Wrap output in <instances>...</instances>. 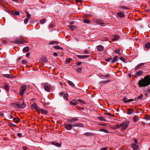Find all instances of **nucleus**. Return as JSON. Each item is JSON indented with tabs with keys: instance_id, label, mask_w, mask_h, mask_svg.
<instances>
[{
	"instance_id": "nucleus-1",
	"label": "nucleus",
	"mask_w": 150,
	"mask_h": 150,
	"mask_svg": "<svg viewBox=\"0 0 150 150\" xmlns=\"http://www.w3.org/2000/svg\"><path fill=\"white\" fill-rule=\"evenodd\" d=\"M139 86L141 87H145L150 84V75L145 76L144 79L140 80L138 83Z\"/></svg>"
},
{
	"instance_id": "nucleus-2",
	"label": "nucleus",
	"mask_w": 150,
	"mask_h": 150,
	"mask_svg": "<svg viewBox=\"0 0 150 150\" xmlns=\"http://www.w3.org/2000/svg\"><path fill=\"white\" fill-rule=\"evenodd\" d=\"M129 124V121L126 120L123 122L121 124H120V127H122V129L123 130H125Z\"/></svg>"
},
{
	"instance_id": "nucleus-3",
	"label": "nucleus",
	"mask_w": 150,
	"mask_h": 150,
	"mask_svg": "<svg viewBox=\"0 0 150 150\" xmlns=\"http://www.w3.org/2000/svg\"><path fill=\"white\" fill-rule=\"evenodd\" d=\"M27 88V86L26 85H24L20 87V91L19 92V94L21 96H23L24 94L25 93L26 90Z\"/></svg>"
},
{
	"instance_id": "nucleus-4",
	"label": "nucleus",
	"mask_w": 150,
	"mask_h": 150,
	"mask_svg": "<svg viewBox=\"0 0 150 150\" xmlns=\"http://www.w3.org/2000/svg\"><path fill=\"white\" fill-rule=\"evenodd\" d=\"M11 43H16L19 44H23L24 42V40L22 38H15L12 41Z\"/></svg>"
},
{
	"instance_id": "nucleus-5",
	"label": "nucleus",
	"mask_w": 150,
	"mask_h": 150,
	"mask_svg": "<svg viewBox=\"0 0 150 150\" xmlns=\"http://www.w3.org/2000/svg\"><path fill=\"white\" fill-rule=\"evenodd\" d=\"M94 22L98 24H99L101 26H103L104 23L102 21L98 19H96L94 20Z\"/></svg>"
},
{
	"instance_id": "nucleus-6",
	"label": "nucleus",
	"mask_w": 150,
	"mask_h": 150,
	"mask_svg": "<svg viewBox=\"0 0 150 150\" xmlns=\"http://www.w3.org/2000/svg\"><path fill=\"white\" fill-rule=\"evenodd\" d=\"M44 88L45 90L47 91L48 92L50 91V84H48L47 83H45L44 84Z\"/></svg>"
},
{
	"instance_id": "nucleus-7",
	"label": "nucleus",
	"mask_w": 150,
	"mask_h": 150,
	"mask_svg": "<svg viewBox=\"0 0 150 150\" xmlns=\"http://www.w3.org/2000/svg\"><path fill=\"white\" fill-rule=\"evenodd\" d=\"M64 126L66 129L70 130L72 129L73 125L70 124H66L64 125Z\"/></svg>"
},
{
	"instance_id": "nucleus-8",
	"label": "nucleus",
	"mask_w": 150,
	"mask_h": 150,
	"mask_svg": "<svg viewBox=\"0 0 150 150\" xmlns=\"http://www.w3.org/2000/svg\"><path fill=\"white\" fill-rule=\"evenodd\" d=\"M78 120V119L77 118L73 117L68 119V122L71 123H74Z\"/></svg>"
},
{
	"instance_id": "nucleus-9",
	"label": "nucleus",
	"mask_w": 150,
	"mask_h": 150,
	"mask_svg": "<svg viewBox=\"0 0 150 150\" xmlns=\"http://www.w3.org/2000/svg\"><path fill=\"white\" fill-rule=\"evenodd\" d=\"M31 107L32 108H34L35 109L37 112L38 111V110H40V108L38 106V105L35 103H34L33 104H32Z\"/></svg>"
},
{
	"instance_id": "nucleus-10",
	"label": "nucleus",
	"mask_w": 150,
	"mask_h": 150,
	"mask_svg": "<svg viewBox=\"0 0 150 150\" xmlns=\"http://www.w3.org/2000/svg\"><path fill=\"white\" fill-rule=\"evenodd\" d=\"M73 126L75 127H83L84 125L81 123H75L73 125Z\"/></svg>"
},
{
	"instance_id": "nucleus-11",
	"label": "nucleus",
	"mask_w": 150,
	"mask_h": 150,
	"mask_svg": "<svg viewBox=\"0 0 150 150\" xmlns=\"http://www.w3.org/2000/svg\"><path fill=\"white\" fill-rule=\"evenodd\" d=\"M136 144L133 143L131 145V146L134 150H137L139 148V146Z\"/></svg>"
},
{
	"instance_id": "nucleus-12",
	"label": "nucleus",
	"mask_w": 150,
	"mask_h": 150,
	"mask_svg": "<svg viewBox=\"0 0 150 150\" xmlns=\"http://www.w3.org/2000/svg\"><path fill=\"white\" fill-rule=\"evenodd\" d=\"M97 50L99 52H101L103 51L104 49L103 46L101 45H99L96 46Z\"/></svg>"
},
{
	"instance_id": "nucleus-13",
	"label": "nucleus",
	"mask_w": 150,
	"mask_h": 150,
	"mask_svg": "<svg viewBox=\"0 0 150 150\" xmlns=\"http://www.w3.org/2000/svg\"><path fill=\"white\" fill-rule=\"evenodd\" d=\"M38 113H41L44 114H47V111L45 110L40 108V110L38 112Z\"/></svg>"
},
{
	"instance_id": "nucleus-14",
	"label": "nucleus",
	"mask_w": 150,
	"mask_h": 150,
	"mask_svg": "<svg viewBox=\"0 0 150 150\" xmlns=\"http://www.w3.org/2000/svg\"><path fill=\"white\" fill-rule=\"evenodd\" d=\"M77 56L78 58L79 59H85L86 58H88L89 56L88 55H77Z\"/></svg>"
},
{
	"instance_id": "nucleus-15",
	"label": "nucleus",
	"mask_w": 150,
	"mask_h": 150,
	"mask_svg": "<svg viewBox=\"0 0 150 150\" xmlns=\"http://www.w3.org/2000/svg\"><path fill=\"white\" fill-rule=\"evenodd\" d=\"M134 110L131 108H128L127 111V114L128 115H131L134 112Z\"/></svg>"
},
{
	"instance_id": "nucleus-16",
	"label": "nucleus",
	"mask_w": 150,
	"mask_h": 150,
	"mask_svg": "<svg viewBox=\"0 0 150 150\" xmlns=\"http://www.w3.org/2000/svg\"><path fill=\"white\" fill-rule=\"evenodd\" d=\"M144 72V71H142L141 70H139L135 74V76H140L143 74Z\"/></svg>"
},
{
	"instance_id": "nucleus-17",
	"label": "nucleus",
	"mask_w": 150,
	"mask_h": 150,
	"mask_svg": "<svg viewBox=\"0 0 150 150\" xmlns=\"http://www.w3.org/2000/svg\"><path fill=\"white\" fill-rule=\"evenodd\" d=\"M119 60V57L117 56H115L113 59L111 61L112 63H114L116 62L117 61Z\"/></svg>"
},
{
	"instance_id": "nucleus-18",
	"label": "nucleus",
	"mask_w": 150,
	"mask_h": 150,
	"mask_svg": "<svg viewBox=\"0 0 150 150\" xmlns=\"http://www.w3.org/2000/svg\"><path fill=\"white\" fill-rule=\"evenodd\" d=\"M51 144L58 147H60L61 145V144H59L57 142L54 141L51 142Z\"/></svg>"
},
{
	"instance_id": "nucleus-19",
	"label": "nucleus",
	"mask_w": 150,
	"mask_h": 150,
	"mask_svg": "<svg viewBox=\"0 0 150 150\" xmlns=\"http://www.w3.org/2000/svg\"><path fill=\"white\" fill-rule=\"evenodd\" d=\"M110 127L112 129H116L120 127V125H117L115 126H110Z\"/></svg>"
},
{
	"instance_id": "nucleus-20",
	"label": "nucleus",
	"mask_w": 150,
	"mask_h": 150,
	"mask_svg": "<svg viewBox=\"0 0 150 150\" xmlns=\"http://www.w3.org/2000/svg\"><path fill=\"white\" fill-rule=\"evenodd\" d=\"M118 16L121 18H123L124 17V15L123 13L122 12H118L117 14Z\"/></svg>"
},
{
	"instance_id": "nucleus-21",
	"label": "nucleus",
	"mask_w": 150,
	"mask_h": 150,
	"mask_svg": "<svg viewBox=\"0 0 150 150\" xmlns=\"http://www.w3.org/2000/svg\"><path fill=\"white\" fill-rule=\"evenodd\" d=\"M26 106V104L25 103L24 101L23 102V103L20 104H19L20 108H25Z\"/></svg>"
},
{
	"instance_id": "nucleus-22",
	"label": "nucleus",
	"mask_w": 150,
	"mask_h": 150,
	"mask_svg": "<svg viewBox=\"0 0 150 150\" xmlns=\"http://www.w3.org/2000/svg\"><path fill=\"white\" fill-rule=\"evenodd\" d=\"M9 85L8 83H5L4 86V88L6 91H8L9 89Z\"/></svg>"
},
{
	"instance_id": "nucleus-23",
	"label": "nucleus",
	"mask_w": 150,
	"mask_h": 150,
	"mask_svg": "<svg viewBox=\"0 0 150 150\" xmlns=\"http://www.w3.org/2000/svg\"><path fill=\"white\" fill-rule=\"evenodd\" d=\"M69 27L70 29L72 31L74 30L75 28H76V27L74 25H69Z\"/></svg>"
},
{
	"instance_id": "nucleus-24",
	"label": "nucleus",
	"mask_w": 150,
	"mask_h": 150,
	"mask_svg": "<svg viewBox=\"0 0 150 150\" xmlns=\"http://www.w3.org/2000/svg\"><path fill=\"white\" fill-rule=\"evenodd\" d=\"M70 103L73 105H76L77 103V101L76 100H72L70 102Z\"/></svg>"
},
{
	"instance_id": "nucleus-25",
	"label": "nucleus",
	"mask_w": 150,
	"mask_h": 150,
	"mask_svg": "<svg viewBox=\"0 0 150 150\" xmlns=\"http://www.w3.org/2000/svg\"><path fill=\"white\" fill-rule=\"evenodd\" d=\"M72 60V59L71 58H67L65 60V62L66 64H69L71 61Z\"/></svg>"
},
{
	"instance_id": "nucleus-26",
	"label": "nucleus",
	"mask_w": 150,
	"mask_h": 150,
	"mask_svg": "<svg viewBox=\"0 0 150 150\" xmlns=\"http://www.w3.org/2000/svg\"><path fill=\"white\" fill-rule=\"evenodd\" d=\"M84 134L86 136H91L92 135V133L89 132H86Z\"/></svg>"
},
{
	"instance_id": "nucleus-27",
	"label": "nucleus",
	"mask_w": 150,
	"mask_h": 150,
	"mask_svg": "<svg viewBox=\"0 0 150 150\" xmlns=\"http://www.w3.org/2000/svg\"><path fill=\"white\" fill-rule=\"evenodd\" d=\"M29 49L28 47H26L24 48L23 49V51L25 52H27L29 51Z\"/></svg>"
},
{
	"instance_id": "nucleus-28",
	"label": "nucleus",
	"mask_w": 150,
	"mask_h": 150,
	"mask_svg": "<svg viewBox=\"0 0 150 150\" xmlns=\"http://www.w3.org/2000/svg\"><path fill=\"white\" fill-rule=\"evenodd\" d=\"M139 68L140 69L142 68V66L140 64L136 66L135 68V71L137 70Z\"/></svg>"
},
{
	"instance_id": "nucleus-29",
	"label": "nucleus",
	"mask_w": 150,
	"mask_h": 150,
	"mask_svg": "<svg viewBox=\"0 0 150 150\" xmlns=\"http://www.w3.org/2000/svg\"><path fill=\"white\" fill-rule=\"evenodd\" d=\"M11 13L13 15L17 16H18L20 14L19 12L18 11H16L14 12H12Z\"/></svg>"
},
{
	"instance_id": "nucleus-30",
	"label": "nucleus",
	"mask_w": 150,
	"mask_h": 150,
	"mask_svg": "<svg viewBox=\"0 0 150 150\" xmlns=\"http://www.w3.org/2000/svg\"><path fill=\"white\" fill-rule=\"evenodd\" d=\"M59 43L58 42L56 41H52L49 43L50 44L57 45Z\"/></svg>"
},
{
	"instance_id": "nucleus-31",
	"label": "nucleus",
	"mask_w": 150,
	"mask_h": 150,
	"mask_svg": "<svg viewBox=\"0 0 150 150\" xmlns=\"http://www.w3.org/2000/svg\"><path fill=\"white\" fill-rule=\"evenodd\" d=\"M145 47L147 49L150 48V43L148 42L145 44Z\"/></svg>"
},
{
	"instance_id": "nucleus-32",
	"label": "nucleus",
	"mask_w": 150,
	"mask_h": 150,
	"mask_svg": "<svg viewBox=\"0 0 150 150\" xmlns=\"http://www.w3.org/2000/svg\"><path fill=\"white\" fill-rule=\"evenodd\" d=\"M8 117L10 120H12L14 121L16 120L15 117H13V116L12 115H10L8 116Z\"/></svg>"
},
{
	"instance_id": "nucleus-33",
	"label": "nucleus",
	"mask_w": 150,
	"mask_h": 150,
	"mask_svg": "<svg viewBox=\"0 0 150 150\" xmlns=\"http://www.w3.org/2000/svg\"><path fill=\"white\" fill-rule=\"evenodd\" d=\"M54 48L55 49L57 50H63V49L58 45L54 46Z\"/></svg>"
},
{
	"instance_id": "nucleus-34",
	"label": "nucleus",
	"mask_w": 150,
	"mask_h": 150,
	"mask_svg": "<svg viewBox=\"0 0 150 150\" xmlns=\"http://www.w3.org/2000/svg\"><path fill=\"white\" fill-rule=\"evenodd\" d=\"M13 106L16 108H19V103H15L13 104Z\"/></svg>"
},
{
	"instance_id": "nucleus-35",
	"label": "nucleus",
	"mask_w": 150,
	"mask_h": 150,
	"mask_svg": "<svg viewBox=\"0 0 150 150\" xmlns=\"http://www.w3.org/2000/svg\"><path fill=\"white\" fill-rule=\"evenodd\" d=\"M42 62L46 63L48 62V60L47 58L45 57H43L42 58Z\"/></svg>"
},
{
	"instance_id": "nucleus-36",
	"label": "nucleus",
	"mask_w": 150,
	"mask_h": 150,
	"mask_svg": "<svg viewBox=\"0 0 150 150\" xmlns=\"http://www.w3.org/2000/svg\"><path fill=\"white\" fill-rule=\"evenodd\" d=\"M68 94H65L64 95L63 98L64 99L67 100L68 99Z\"/></svg>"
},
{
	"instance_id": "nucleus-37",
	"label": "nucleus",
	"mask_w": 150,
	"mask_h": 150,
	"mask_svg": "<svg viewBox=\"0 0 150 150\" xmlns=\"http://www.w3.org/2000/svg\"><path fill=\"white\" fill-rule=\"evenodd\" d=\"M25 13L26 14V16L27 18H30L31 16L30 14L27 11H25Z\"/></svg>"
},
{
	"instance_id": "nucleus-38",
	"label": "nucleus",
	"mask_w": 150,
	"mask_h": 150,
	"mask_svg": "<svg viewBox=\"0 0 150 150\" xmlns=\"http://www.w3.org/2000/svg\"><path fill=\"white\" fill-rule=\"evenodd\" d=\"M139 119V117L136 115L134 116L133 118V120L134 122H136Z\"/></svg>"
},
{
	"instance_id": "nucleus-39",
	"label": "nucleus",
	"mask_w": 150,
	"mask_h": 150,
	"mask_svg": "<svg viewBox=\"0 0 150 150\" xmlns=\"http://www.w3.org/2000/svg\"><path fill=\"white\" fill-rule=\"evenodd\" d=\"M68 83L70 85L72 86H75L74 84L71 81H68Z\"/></svg>"
},
{
	"instance_id": "nucleus-40",
	"label": "nucleus",
	"mask_w": 150,
	"mask_h": 150,
	"mask_svg": "<svg viewBox=\"0 0 150 150\" xmlns=\"http://www.w3.org/2000/svg\"><path fill=\"white\" fill-rule=\"evenodd\" d=\"M113 38L115 40H117L119 39V36L118 35H114L113 36Z\"/></svg>"
},
{
	"instance_id": "nucleus-41",
	"label": "nucleus",
	"mask_w": 150,
	"mask_h": 150,
	"mask_svg": "<svg viewBox=\"0 0 150 150\" xmlns=\"http://www.w3.org/2000/svg\"><path fill=\"white\" fill-rule=\"evenodd\" d=\"M98 118L101 120L105 121H106V119L103 117H98Z\"/></svg>"
},
{
	"instance_id": "nucleus-42",
	"label": "nucleus",
	"mask_w": 150,
	"mask_h": 150,
	"mask_svg": "<svg viewBox=\"0 0 150 150\" xmlns=\"http://www.w3.org/2000/svg\"><path fill=\"white\" fill-rule=\"evenodd\" d=\"M120 50V49H117L116 50H115V52L117 53V54H119V55H121V53H120L119 52Z\"/></svg>"
},
{
	"instance_id": "nucleus-43",
	"label": "nucleus",
	"mask_w": 150,
	"mask_h": 150,
	"mask_svg": "<svg viewBox=\"0 0 150 150\" xmlns=\"http://www.w3.org/2000/svg\"><path fill=\"white\" fill-rule=\"evenodd\" d=\"M99 131L100 132H105L106 133H109V132H108L105 129H99Z\"/></svg>"
},
{
	"instance_id": "nucleus-44",
	"label": "nucleus",
	"mask_w": 150,
	"mask_h": 150,
	"mask_svg": "<svg viewBox=\"0 0 150 150\" xmlns=\"http://www.w3.org/2000/svg\"><path fill=\"white\" fill-rule=\"evenodd\" d=\"M143 95L142 94H141L140 96L137 97V98L138 99H141L143 98Z\"/></svg>"
},
{
	"instance_id": "nucleus-45",
	"label": "nucleus",
	"mask_w": 150,
	"mask_h": 150,
	"mask_svg": "<svg viewBox=\"0 0 150 150\" xmlns=\"http://www.w3.org/2000/svg\"><path fill=\"white\" fill-rule=\"evenodd\" d=\"M5 77L8 78H11V76L10 74H6L4 75Z\"/></svg>"
},
{
	"instance_id": "nucleus-46",
	"label": "nucleus",
	"mask_w": 150,
	"mask_h": 150,
	"mask_svg": "<svg viewBox=\"0 0 150 150\" xmlns=\"http://www.w3.org/2000/svg\"><path fill=\"white\" fill-rule=\"evenodd\" d=\"M19 121H20V119L17 117L16 118V120H15V121H14V122L15 123H18Z\"/></svg>"
},
{
	"instance_id": "nucleus-47",
	"label": "nucleus",
	"mask_w": 150,
	"mask_h": 150,
	"mask_svg": "<svg viewBox=\"0 0 150 150\" xmlns=\"http://www.w3.org/2000/svg\"><path fill=\"white\" fill-rule=\"evenodd\" d=\"M83 22L86 23H88L90 22L88 20L86 19H84Z\"/></svg>"
},
{
	"instance_id": "nucleus-48",
	"label": "nucleus",
	"mask_w": 150,
	"mask_h": 150,
	"mask_svg": "<svg viewBox=\"0 0 150 150\" xmlns=\"http://www.w3.org/2000/svg\"><path fill=\"white\" fill-rule=\"evenodd\" d=\"M119 59L120 60H121L123 62H125V59L122 57H119Z\"/></svg>"
},
{
	"instance_id": "nucleus-49",
	"label": "nucleus",
	"mask_w": 150,
	"mask_h": 150,
	"mask_svg": "<svg viewBox=\"0 0 150 150\" xmlns=\"http://www.w3.org/2000/svg\"><path fill=\"white\" fill-rule=\"evenodd\" d=\"M45 20L44 19L41 20L40 21V23L42 24L44 23H45Z\"/></svg>"
},
{
	"instance_id": "nucleus-50",
	"label": "nucleus",
	"mask_w": 150,
	"mask_h": 150,
	"mask_svg": "<svg viewBox=\"0 0 150 150\" xmlns=\"http://www.w3.org/2000/svg\"><path fill=\"white\" fill-rule=\"evenodd\" d=\"M128 100H127V98L125 97H124V98H123V101H124L125 102V103H127V101Z\"/></svg>"
},
{
	"instance_id": "nucleus-51",
	"label": "nucleus",
	"mask_w": 150,
	"mask_h": 150,
	"mask_svg": "<svg viewBox=\"0 0 150 150\" xmlns=\"http://www.w3.org/2000/svg\"><path fill=\"white\" fill-rule=\"evenodd\" d=\"M112 58L111 57H109L107 59H105V61L107 62H109L110 60H112Z\"/></svg>"
},
{
	"instance_id": "nucleus-52",
	"label": "nucleus",
	"mask_w": 150,
	"mask_h": 150,
	"mask_svg": "<svg viewBox=\"0 0 150 150\" xmlns=\"http://www.w3.org/2000/svg\"><path fill=\"white\" fill-rule=\"evenodd\" d=\"M108 81H109V80L103 81H102L100 82V84H104Z\"/></svg>"
},
{
	"instance_id": "nucleus-53",
	"label": "nucleus",
	"mask_w": 150,
	"mask_h": 150,
	"mask_svg": "<svg viewBox=\"0 0 150 150\" xmlns=\"http://www.w3.org/2000/svg\"><path fill=\"white\" fill-rule=\"evenodd\" d=\"M28 21V18H26L24 20V23H25L26 24L27 23Z\"/></svg>"
},
{
	"instance_id": "nucleus-54",
	"label": "nucleus",
	"mask_w": 150,
	"mask_h": 150,
	"mask_svg": "<svg viewBox=\"0 0 150 150\" xmlns=\"http://www.w3.org/2000/svg\"><path fill=\"white\" fill-rule=\"evenodd\" d=\"M78 101L80 103H81L83 104H85V102L83 100H79Z\"/></svg>"
},
{
	"instance_id": "nucleus-55",
	"label": "nucleus",
	"mask_w": 150,
	"mask_h": 150,
	"mask_svg": "<svg viewBox=\"0 0 150 150\" xmlns=\"http://www.w3.org/2000/svg\"><path fill=\"white\" fill-rule=\"evenodd\" d=\"M133 140L134 142V143L136 144H138V141L136 139H135V138H134L133 139Z\"/></svg>"
},
{
	"instance_id": "nucleus-56",
	"label": "nucleus",
	"mask_w": 150,
	"mask_h": 150,
	"mask_svg": "<svg viewBox=\"0 0 150 150\" xmlns=\"http://www.w3.org/2000/svg\"><path fill=\"white\" fill-rule=\"evenodd\" d=\"M9 125L11 127H16V126L14 124H13V123H10L9 124Z\"/></svg>"
},
{
	"instance_id": "nucleus-57",
	"label": "nucleus",
	"mask_w": 150,
	"mask_h": 150,
	"mask_svg": "<svg viewBox=\"0 0 150 150\" xmlns=\"http://www.w3.org/2000/svg\"><path fill=\"white\" fill-rule=\"evenodd\" d=\"M81 71V69L80 68H78L76 70L77 72L78 73H80Z\"/></svg>"
},
{
	"instance_id": "nucleus-58",
	"label": "nucleus",
	"mask_w": 150,
	"mask_h": 150,
	"mask_svg": "<svg viewBox=\"0 0 150 150\" xmlns=\"http://www.w3.org/2000/svg\"><path fill=\"white\" fill-rule=\"evenodd\" d=\"M22 62L23 64H25L27 63V62L25 60H23L22 61Z\"/></svg>"
},
{
	"instance_id": "nucleus-59",
	"label": "nucleus",
	"mask_w": 150,
	"mask_h": 150,
	"mask_svg": "<svg viewBox=\"0 0 150 150\" xmlns=\"http://www.w3.org/2000/svg\"><path fill=\"white\" fill-rule=\"evenodd\" d=\"M144 119L147 120H150V117L148 116H146Z\"/></svg>"
},
{
	"instance_id": "nucleus-60",
	"label": "nucleus",
	"mask_w": 150,
	"mask_h": 150,
	"mask_svg": "<svg viewBox=\"0 0 150 150\" xmlns=\"http://www.w3.org/2000/svg\"><path fill=\"white\" fill-rule=\"evenodd\" d=\"M17 135V136L19 137H21L22 136V134L21 133H18Z\"/></svg>"
},
{
	"instance_id": "nucleus-61",
	"label": "nucleus",
	"mask_w": 150,
	"mask_h": 150,
	"mask_svg": "<svg viewBox=\"0 0 150 150\" xmlns=\"http://www.w3.org/2000/svg\"><path fill=\"white\" fill-rule=\"evenodd\" d=\"M121 9H122L123 10H124V9H127V8L126 7L123 6H121Z\"/></svg>"
},
{
	"instance_id": "nucleus-62",
	"label": "nucleus",
	"mask_w": 150,
	"mask_h": 150,
	"mask_svg": "<svg viewBox=\"0 0 150 150\" xmlns=\"http://www.w3.org/2000/svg\"><path fill=\"white\" fill-rule=\"evenodd\" d=\"M101 149L102 150H107L108 148L107 147H103V148H101Z\"/></svg>"
},
{
	"instance_id": "nucleus-63",
	"label": "nucleus",
	"mask_w": 150,
	"mask_h": 150,
	"mask_svg": "<svg viewBox=\"0 0 150 150\" xmlns=\"http://www.w3.org/2000/svg\"><path fill=\"white\" fill-rule=\"evenodd\" d=\"M53 55L54 56H58V54H57V53L56 52H54L53 53Z\"/></svg>"
},
{
	"instance_id": "nucleus-64",
	"label": "nucleus",
	"mask_w": 150,
	"mask_h": 150,
	"mask_svg": "<svg viewBox=\"0 0 150 150\" xmlns=\"http://www.w3.org/2000/svg\"><path fill=\"white\" fill-rule=\"evenodd\" d=\"M133 101H134V100L133 99H130L128 100L127 101V102L128 103V102H130Z\"/></svg>"
}]
</instances>
